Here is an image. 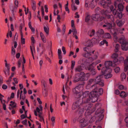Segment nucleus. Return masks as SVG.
Wrapping results in <instances>:
<instances>
[{"instance_id": "obj_17", "label": "nucleus", "mask_w": 128, "mask_h": 128, "mask_svg": "<svg viewBox=\"0 0 128 128\" xmlns=\"http://www.w3.org/2000/svg\"><path fill=\"white\" fill-rule=\"evenodd\" d=\"M106 17L108 19H110L112 21V24L114 25L115 24L114 22V18L113 15L112 14L107 15V17Z\"/></svg>"}, {"instance_id": "obj_24", "label": "nucleus", "mask_w": 128, "mask_h": 128, "mask_svg": "<svg viewBox=\"0 0 128 128\" xmlns=\"http://www.w3.org/2000/svg\"><path fill=\"white\" fill-rule=\"evenodd\" d=\"M112 24H112H110V23H107L105 24H104L103 25V27H107V28L108 29H110L112 27V24Z\"/></svg>"}, {"instance_id": "obj_13", "label": "nucleus", "mask_w": 128, "mask_h": 128, "mask_svg": "<svg viewBox=\"0 0 128 128\" xmlns=\"http://www.w3.org/2000/svg\"><path fill=\"white\" fill-rule=\"evenodd\" d=\"M98 96H89L90 99L88 100V102H94L98 100Z\"/></svg>"}, {"instance_id": "obj_9", "label": "nucleus", "mask_w": 128, "mask_h": 128, "mask_svg": "<svg viewBox=\"0 0 128 128\" xmlns=\"http://www.w3.org/2000/svg\"><path fill=\"white\" fill-rule=\"evenodd\" d=\"M98 56L97 54H95L94 57V58L92 57H91L89 58L88 59L85 60L84 62V64H87L90 62H92L94 60L98 58Z\"/></svg>"}, {"instance_id": "obj_63", "label": "nucleus", "mask_w": 128, "mask_h": 128, "mask_svg": "<svg viewBox=\"0 0 128 128\" xmlns=\"http://www.w3.org/2000/svg\"><path fill=\"white\" fill-rule=\"evenodd\" d=\"M39 46L40 47H42V49L44 50V44H41L40 43H39Z\"/></svg>"}, {"instance_id": "obj_33", "label": "nucleus", "mask_w": 128, "mask_h": 128, "mask_svg": "<svg viewBox=\"0 0 128 128\" xmlns=\"http://www.w3.org/2000/svg\"><path fill=\"white\" fill-rule=\"evenodd\" d=\"M82 67L80 66H78L75 69V71L76 72H80L82 70Z\"/></svg>"}, {"instance_id": "obj_19", "label": "nucleus", "mask_w": 128, "mask_h": 128, "mask_svg": "<svg viewBox=\"0 0 128 128\" xmlns=\"http://www.w3.org/2000/svg\"><path fill=\"white\" fill-rule=\"evenodd\" d=\"M128 94L126 92L124 91H122L120 94V96L122 98H125L126 96Z\"/></svg>"}, {"instance_id": "obj_30", "label": "nucleus", "mask_w": 128, "mask_h": 128, "mask_svg": "<svg viewBox=\"0 0 128 128\" xmlns=\"http://www.w3.org/2000/svg\"><path fill=\"white\" fill-rule=\"evenodd\" d=\"M126 75L124 73H123L121 74V78L122 80H123L125 79L126 78Z\"/></svg>"}, {"instance_id": "obj_6", "label": "nucleus", "mask_w": 128, "mask_h": 128, "mask_svg": "<svg viewBox=\"0 0 128 128\" xmlns=\"http://www.w3.org/2000/svg\"><path fill=\"white\" fill-rule=\"evenodd\" d=\"M104 32L102 29H100L98 30L97 33L98 38H94V40H96V42H98L103 37L102 35L104 34Z\"/></svg>"}, {"instance_id": "obj_39", "label": "nucleus", "mask_w": 128, "mask_h": 128, "mask_svg": "<svg viewBox=\"0 0 128 128\" xmlns=\"http://www.w3.org/2000/svg\"><path fill=\"white\" fill-rule=\"evenodd\" d=\"M20 35L21 43L22 44H24L25 43V40L23 38V34L21 33V34Z\"/></svg>"}, {"instance_id": "obj_16", "label": "nucleus", "mask_w": 128, "mask_h": 128, "mask_svg": "<svg viewBox=\"0 0 128 128\" xmlns=\"http://www.w3.org/2000/svg\"><path fill=\"white\" fill-rule=\"evenodd\" d=\"M112 62L111 61H107L106 62L104 63V65L105 66V67L103 68H106V69L108 68H110V67L112 66Z\"/></svg>"}, {"instance_id": "obj_37", "label": "nucleus", "mask_w": 128, "mask_h": 128, "mask_svg": "<svg viewBox=\"0 0 128 128\" xmlns=\"http://www.w3.org/2000/svg\"><path fill=\"white\" fill-rule=\"evenodd\" d=\"M118 88L119 89L122 90L124 89V90H126V87H124V86L122 85H119L118 86Z\"/></svg>"}, {"instance_id": "obj_12", "label": "nucleus", "mask_w": 128, "mask_h": 128, "mask_svg": "<svg viewBox=\"0 0 128 128\" xmlns=\"http://www.w3.org/2000/svg\"><path fill=\"white\" fill-rule=\"evenodd\" d=\"M111 3V1H109L107 3L104 0H102L100 2V4L104 8H107L108 6V4H110Z\"/></svg>"}, {"instance_id": "obj_11", "label": "nucleus", "mask_w": 128, "mask_h": 128, "mask_svg": "<svg viewBox=\"0 0 128 128\" xmlns=\"http://www.w3.org/2000/svg\"><path fill=\"white\" fill-rule=\"evenodd\" d=\"M89 105L88 107L87 108L86 112L85 113V115L86 116L90 115L92 113L94 112L96 110L95 108L93 109L92 108L90 109L92 106L91 105L89 104Z\"/></svg>"}, {"instance_id": "obj_53", "label": "nucleus", "mask_w": 128, "mask_h": 128, "mask_svg": "<svg viewBox=\"0 0 128 128\" xmlns=\"http://www.w3.org/2000/svg\"><path fill=\"white\" fill-rule=\"evenodd\" d=\"M115 72L116 73H118L120 71V68L118 67H116L114 69Z\"/></svg>"}, {"instance_id": "obj_54", "label": "nucleus", "mask_w": 128, "mask_h": 128, "mask_svg": "<svg viewBox=\"0 0 128 128\" xmlns=\"http://www.w3.org/2000/svg\"><path fill=\"white\" fill-rule=\"evenodd\" d=\"M22 123L24 124L26 126H27L28 124H27V120L26 119H25L22 122Z\"/></svg>"}, {"instance_id": "obj_51", "label": "nucleus", "mask_w": 128, "mask_h": 128, "mask_svg": "<svg viewBox=\"0 0 128 128\" xmlns=\"http://www.w3.org/2000/svg\"><path fill=\"white\" fill-rule=\"evenodd\" d=\"M104 14L103 15H105L106 17H107V15H109L108 14L110 13V12L108 10H106L105 11H104Z\"/></svg>"}, {"instance_id": "obj_29", "label": "nucleus", "mask_w": 128, "mask_h": 128, "mask_svg": "<svg viewBox=\"0 0 128 128\" xmlns=\"http://www.w3.org/2000/svg\"><path fill=\"white\" fill-rule=\"evenodd\" d=\"M39 108L38 107H37L36 108V111L38 113H40V111H42V107L41 105H40L39 106Z\"/></svg>"}, {"instance_id": "obj_26", "label": "nucleus", "mask_w": 128, "mask_h": 128, "mask_svg": "<svg viewBox=\"0 0 128 128\" xmlns=\"http://www.w3.org/2000/svg\"><path fill=\"white\" fill-rule=\"evenodd\" d=\"M81 88V86H76L75 88L73 90L74 92H76V90H77V92L79 93L80 90V88Z\"/></svg>"}, {"instance_id": "obj_1", "label": "nucleus", "mask_w": 128, "mask_h": 128, "mask_svg": "<svg viewBox=\"0 0 128 128\" xmlns=\"http://www.w3.org/2000/svg\"><path fill=\"white\" fill-rule=\"evenodd\" d=\"M119 42L122 44V49L123 50L126 51L128 50V43L126 42L124 36L122 35L120 38Z\"/></svg>"}, {"instance_id": "obj_61", "label": "nucleus", "mask_w": 128, "mask_h": 128, "mask_svg": "<svg viewBox=\"0 0 128 128\" xmlns=\"http://www.w3.org/2000/svg\"><path fill=\"white\" fill-rule=\"evenodd\" d=\"M71 26L73 28H75L74 24V21L73 20H71Z\"/></svg>"}, {"instance_id": "obj_20", "label": "nucleus", "mask_w": 128, "mask_h": 128, "mask_svg": "<svg viewBox=\"0 0 128 128\" xmlns=\"http://www.w3.org/2000/svg\"><path fill=\"white\" fill-rule=\"evenodd\" d=\"M32 8L34 11H35L36 8V2L34 0H32Z\"/></svg>"}, {"instance_id": "obj_25", "label": "nucleus", "mask_w": 128, "mask_h": 128, "mask_svg": "<svg viewBox=\"0 0 128 128\" xmlns=\"http://www.w3.org/2000/svg\"><path fill=\"white\" fill-rule=\"evenodd\" d=\"M95 31L94 30H92L88 31V35L90 37L94 36L95 33Z\"/></svg>"}, {"instance_id": "obj_10", "label": "nucleus", "mask_w": 128, "mask_h": 128, "mask_svg": "<svg viewBox=\"0 0 128 128\" xmlns=\"http://www.w3.org/2000/svg\"><path fill=\"white\" fill-rule=\"evenodd\" d=\"M80 127L82 128L84 127L88 124V121L85 120L84 118H83L80 120Z\"/></svg>"}, {"instance_id": "obj_40", "label": "nucleus", "mask_w": 128, "mask_h": 128, "mask_svg": "<svg viewBox=\"0 0 128 128\" xmlns=\"http://www.w3.org/2000/svg\"><path fill=\"white\" fill-rule=\"evenodd\" d=\"M9 68L6 69L5 68L4 72L5 74L6 75H9Z\"/></svg>"}, {"instance_id": "obj_43", "label": "nucleus", "mask_w": 128, "mask_h": 128, "mask_svg": "<svg viewBox=\"0 0 128 128\" xmlns=\"http://www.w3.org/2000/svg\"><path fill=\"white\" fill-rule=\"evenodd\" d=\"M100 43L102 45H103L105 44L106 46H108V43L106 40H104L101 42Z\"/></svg>"}, {"instance_id": "obj_7", "label": "nucleus", "mask_w": 128, "mask_h": 128, "mask_svg": "<svg viewBox=\"0 0 128 128\" xmlns=\"http://www.w3.org/2000/svg\"><path fill=\"white\" fill-rule=\"evenodd\" d=\"M102 75H100L98 76L95 79L96 83L102 86H104V80L102 79Z\"/></svg>"}, {"instance_id": "obj_3", "label": "nucleus", "mask_w": 128, "mask_h": 128, "mask_svg": "<svg viewBox=\"0 0 128 128\" xmlns=\"http://www.w3.org/2000/svg\"><path fill=\"white\" fill-rule=\"evenodd\" d=\"M94 63L92 62L89 65L86 66L85 68L87 70L91 72L93 74H95L96 73V70L94 68Z\"/></svg>"}, {"instance_id": "obj_35", "label": "nucleus", "mask_w": 128, "mask_h": 128, "mask_svg": "<svg viewBox=\"0 0 128 128\" xmlns=\"http://www.w3.org/2000/svg\"><path fill=\"white\" fill-rule=\"evenodd\" d=\"M10 105L12 106V108H15L16 106V104L13 102L12 101H11L10 102Z\"/></svg>"}, {"instance_id": "obj_38", "label": "nucleus", "mask_w": 128, "mask_h": 128, "mask_svg": "<svg viewBox=\"0 0 128 128\" xmlns=\"http://www.w3.org/2000/svg\"><path fill=\"white\" fill-rule=\"evenodd\" d=\"M4 97V96L2 95L1 94H0V100L2 103H4L6 102L5 100L3 99Z\"/></svg>"}, {"instance_id": "obj_2", "label": "nucleus", "mask_w": 128, "mask_h": 128, "mask_svg": "<svg viewBox=\"0 0 128 128\" xmlns=\"http://www.w3.org/2000/svg\"><path fill=\"white\" fill-rule=\"evenodd\" d=\"M102 72L106 78H108L112 76V74H111L112 70L110 68L106 69V68H103L102 70Z\"/></svg>"}, {"instance_id": "obj_42", "label": "nucleus", "mask_w": 128, "mask_h": 128, "mask_svg": "<svg viewBox=\"0 0 128 128\" xmlns=\"http://www.w3.org/2000/svg\"><path fill=\"white\" fill-rule=\"evenodd\" d=\"M118 8L119 10H122L123 8V6L122 4H120L118 6Z\"/></svg>"}, {"instance_id": "obj_4", "label": "nucleus", "mask_w": 128, "mask_h": 128, "mask_svg": "<svg viewBox=\"0 0 128 128\" xmlns=\"http://www.w3.org/2000/svg\"><path fill=\"white\" fill-rule=\"evenodd\" d=\"M90 92L88 91H86L83 94V98L82 102L83 103L88 102V100L89 98V94Z\"/></svg>"}, {"instance_id": "obj_27", "label": "nucleus", "mask_w": 128, "mask_h": 128, "mask_svg": "<svg viewBox=\"0 0 128 128\" xmlns=\"http://www.w3.org/2000/svg\"><path fill=\"white\" fill-rule=\"evenodd\" d=\"M84 78H83L82 80H83V81L85 80H87L89 76V74L88 73H86V74H84Z\"/></svg>"}, {"instance_id": "obj_8", "label": "nucleus", "mask_w": 128, "mask_h": 128, "mask_svg": "<svg viewBox=\"0 0 128 128\" xmlns=\"http://www.w3.org/2000/svg\"><path fill=\"white\" fill-rule=\"evenodd\" d=\"M82 103V100L77 101L73 104L72 107V109L73 110H74L77 108H78L79 106L81 105Z\"/></svg>"}, {"instance_id": "obj_44", "label": "nucleus", "mask_w": 128, "mask_h": 128, "mask_svg": "<svg viewBox=\"0 0 128 128\" xmlns=\"http://www.w3.org/2000/svg\"><path fill=\"white\" fill-rule=\"evenodd\" d=\"M43 93L44 96H47V90L46 88L43 90Z\"/></svg>"}, {"instance_id": "obj_34", "label": "nucleus", "mask_w": 128, "mask_h": 128, "mask_svg": "<svg viewBox=\"0 0 128 128\" xmlns=\"http://www.w3.org/2000/svg\"><path fill=\"white\" fill-rule=\"evenodd\" d=\"M116 23L119 26H122L123 24V23H122L121 21H120L119 20H117L116 21Z\"/></svg>"}, {"instance_id": "obj_55", "label": "nucleus", "mask_w": 128, "mask_h": 128, "mask_svg": "<svg viewBox=\"0 0 128 128\" xmlns=\"http://www.w3.org/2000/svg\"><path fill=\"white\" fill-rule=\"evenodd\" d=\"M90 16H87L85 18V21L86 22H88L90 20Z\"/></svg>"}, {"instance_id": "obj_62", "label": "nucleus", "mask_w": 128, "mask_h": 128, "mask_svg": "<svg viewBox=\"0 0 128 128\" xmlns=\"http://www.w3.org/2000/svg\"><path fill=\"white\" fill-rule=\"evenodd\" d=\"M118 15L119 18L120 19L121 18L122 16V14L121 12H118Z\"/></svg>"}, {"instance_id": "obj_14", "label": "nucleus", "mask_w": 128, "mask_h": 128, "mask_svg": "<svg viewBox=\"0 0 128 128\" xmlns=\"http://www.w3.org/2000/svg\"><path fill=\"white\" fill-rule=\"evenodd\" d=\"M98 88H96L94 89L93 91H92L90 92V94L89 96H98Z\"/></svg>"}, {"instance_id": "obj_48", "label": "nucleus", "mask_w": 128, "mask_h": 128, "mask_svg": "<svg viewBox=\"0 0 128 128\" xmlns=\"http://www.w3.org/2000/svg\"><path fill=\"white\" fill-rule=\"evenodd\" d=\"M75 64V61L74 60H72V65L71 68L72 69H73L74 68Z\"/></svg>"}, {"instance_id": "obj_15", "label": "nucleus", "mask_w": 128, "mask_h": 128, "mask_svg": "<svg viewBox=\"0 0 128 128\" xmlns=\"http://www.w3.org/2000/svg\"><path fill=\"white\" fill-rule=\"evenodd\" d=\"M118 57V54L116 53L113 54L112 56V58L113 59V62L114 63L118 62V60L117 58Z\"/></svg>"}, {"instance_id": "obj_58", "label": "nucleus", "mask_w": 128, "mask_h": 128, "mask_svg": "<svg viewBox=\"0 0 128 128\" xmlns=\"http://www.w3.org/2000/svg\"><path fill=\"white\" fill-rule=\"evenodd\" d=\"M23 25L22 24H21L20 27V34H21V33L22 34V28H23Z\"/></svg>"}, {"instance_id": "obj_60", "label": "nucleus", "mask_w": 128, "mask_h": 128, "mask_svg": "<svg viewBox=\"0 0 128 128\" xmlns=\"http://www.w3.org/2000/svg\"><path fill=\"white\" fill-rule=\"evenodd\" d=\"M21 119H23L26 118H28L27 116V115H25L24 114H22L21 116Z\"/></svg>"}, {"instance_id": "obj_28", "label": "nucleus", "mask_w": 128, "mask_h": 128, "mask_svg": "<svg viewBox=\"0 0 128 128\" xmlns=\"http://www.w3.org/2000/svg\"><path fill=\"white\" fill-rule=\"evenodd\" d=\"M30 48L31 50L32 54H33L34 53H35V50L34 46L32 45V46H30Z\"/></svg>"}, {"instance_id": "obj_52", "label": "nucleus", "mask_w": 128, "mask_h": 128, "mask_svg": "<svg viewBox=\"0 0 128 128\" xmlns=\"http://www.w3.org/2000/svg\"><path fill=\"white\" fill-rule=\"evenodd\" d=\"M124 58L122 56H120L119 57V60L118 62H122L124 60Z\"/></svg>"}, {"instance_id": "obj_23", "label": "nucleus", "mask_w": 128, "mask_h": 128, "mask_svg": "<svg viewBox=\"0 0 128 128\" xmlns=\"http://www.w3.org/2000/svg\"><path fill=\"white\" fill-rule=\"evenodd\" d=\"M117 33L116 32H114L113 34L114 36V39L115 42H116L118 41V38L116 36Z\"/></svg>"}, {"instance_id": "obj_21", "label": "nucleus", "mask_w": 128, "mask_h": 128, "mask_svg": "<svg viewBox=\"0 0 128 128\" xmlns=\"http://www.w3.org/2000/svg\"><path fill=\"white\" fill-rule=\"evenodd\" d=\"M82 56L84 57L88 58L90 56H91V52H87L86 53H84L82 54Z\"/></svg>"}, {"instance_id": "obj_50", "label": "nucleus", "mask_w": 128, "mask_h": 128, "mask_svg": "<svg viewBox=\"0 0 128 128\" xmlns=\"http://www.w3.org/2000/svg\"><path fill=\"white\" fill-rule=\"evenodd\" d=\"M72 7L73 10H77V8L74 5V4H72Z\"/></svg>"}, {"instance_id": "obj_31", "label": "nucleus", "mask_w": 128, "mask_h": 128, "mask_svg": "<svg viewBox=\"0 0 128 128\" xmlns=\"http://www.w3.org/2000/svg\"><path fill=\"white\" fill-rule=\"evenodd\" d=\"M103 37L105 38H111L110 34L108 33H106L104 35Z\"/></svg>"}, {"instance_id": "obj_5", "label": "nucleus", "mask_w": 128, "mask_h": 128, "mask_svg": "<svg viewBox=\"0 0 128 128\" xmlns=\"http://www.w3.org/2000/svg\"><path fill=\"white\" fill-rule=\"evenodd\" d=\"M92 19L95 21H101L102 20L104 19V18L100 16L99 14H96L93 15L92 16Z\"/></svg>"}, {"instance_id": "obj_49", "label": "nucleus", "mask_w": 128, "mask_h": 128, "mask_svg": "<svg viewBox=\"0 0 128 128\" xmlns=\"http://www.w3.org/2000/svg\"><path fill=\"white\" fill-rule=\"evenodd\" d=\"M95 117L94 116L92 117L89 121V122L90 123L94 122L95 120Z\"/></svg>"}, {"instance_id": "obj_45", "label": "nucleus", "mask_w": 128, "mask_h": 128, "mask_svg": "<svg viewBox=\"0 0 128 128\" xmlns=\"http://www.w3.org/2000/svg\"><path fill=\"white\" fill-rule=\"evenodd\" d=\"M78 110L80 112V113H82L84 111V109L83 108H81L79 106L78 108Z\"/></svg>"}, {"instance_id": "obj_56", "label": "nucleus", "mask_w": 128, "mask_h": 128, "mask_svg": "<svg viewBox=\"0 0 128 128\" xmlns=\"http://www.w3.org/2000/svg\"><path fill=\"white\" fill-rule=\"evenodd\" d=\"M72 32L74 35H76L77 33V31L75 28H73L72 29Z\"/></svg>"}, {"instance_id": "obj_57", "label": "nucleus", "mask_w": 128, "mask_h": 128, "mask_svg": "<svg viewBox=\"0 0 128 128\" xmlns=\"http://www.w3.org/2000/svg\"><path fill=\"white\" fill-rule=\"evenodd\" d=\"M26 98V96L25 95H20V99H22L23 100H24Z\"/></svg>"}, {"instance_id": "obj_64", "label": "nucleus", "mask_w": 128, "mask_h": 128, "mask_svg": "<svg viewBox=\"0 0 128 128\" xmlns=\"http://www.w3.org/2000/svg\"><path fill=\"white\" fill-rule=\"evenodd\" d=\"M98 92L100 94H102L103 92V90L102 88H100L98 90Z\"/></svg>"}, {"instance_id": "obj_36", "label": "nucleus", "mask_w": 128, "mask_h": 128, "mask_svg": "<svg viewBox=\"0 0 128 128\" xmlns=\"http://www.w3.org/2000/svg\"><path fill=\"white\" fill-rule=\"evenodd\" d=\"M44 30L47 34H48L49 30V28L48 27L44 26Z\"/></svg>"}, {"instance_id": "obj_47", "label": "nucleus", "mask_w": 128, "mask_h": 128, "mask_svg": "<svg viewBox=\"0 0 128 128\" xmlns=\"http://www.w3.org/2000/svg\"><path fill=\"white\" fill-rule=\"evenodd\" d=\"M41 82L42 84H43L44 87V88H46V82L44 80H42L41 81Z\"/></svg>"}, {"instance_id": "obj_46", "label": "nucleus", "mask_w": 128, "mask_h": 128, "mask_svg": "<svg viewBox=\"0 0 128 128\" xmlns=\"http://www.w3.org/2000/svg\"><path fill=\"white\" fill-rule=\"evenodd\" d=\"M16 53V51L15 49L12 46V52H11V54L12 55V56H14Z\"/></svg>"}, {"instance_id": "obj_18", "label": "nucleus", "mask_w": 128, "mask_h": 128, "mask_svg": "<svg viewBox=\"0 0 128 128\" xmlns=\"http://www.w3.org/2000/svg\"><path fill=\"white\" fill-rule=\"evenodd\" d=\"M96 4V2L94 0L90 2L89 4V6L91 7L92 8H94Z\"/></svg>"}, {"instance_id": "obj_22", "label": "nucleus", "mask_w": 128, "mask_h": 128, "mask_svg": "<svg viewBox=\"0 0 128 128\" xmlns=\"http://www.w3.org/2000/svg\"><path fill=\"white\" fill-rule=\"evenodd\" d=\"M80 80V75L78 74L76 75L74 78V81L75 82H77Z\"/></svg>"}, {"instance_id": "obj_41", "label": "nucleus", "mask_w": 128, "mask_h": 128, "mask_svg": "<svg viewBox=\"0 0 128 128\" xmlns=\"http://www.w3.org/2000/svg\"><path fill=\"white\" fill-rule=\"evenodd\" d=\"M119 47V45L118 44H116L115 46V49L114 50V51L115 52H117L118 51Z\"/></svg>"}, {"instance_id": "obj_59", "label": "nucleus", "mask_w": 128, "mask_h": 128, "mask_svg": "<svg viewBox=\"0 0 128 128\" xmlns=\"http://www.w3.org/2000/svg\"><path fill=\"white\" fill-rule=\"evenodd\" d=\"M101 10L100 8L99 7L95 9V11L96 12H100Z\"/></svg>"}, {"instance_id": "obj_32", "label": "nucleus", "mask_w": 128, "mask_h": 128, "mask_svg": "<svg viewBox=\"0 0 128 128\" xmlns=\"http://www.w3.org/2000/svg\"><path fill=\"white\" fill-rule=\"evenodd\" d=\"M18 1L17 0H16L14 1L15 6L14 8L13 9L14 10L16 9L18 7Z\"/></svg>"}]
</instances>
